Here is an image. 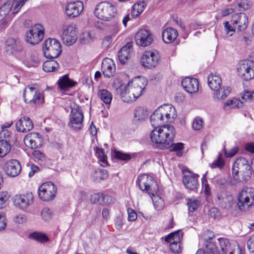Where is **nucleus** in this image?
<instances>
[{
  "instance_id": "c03bdc74",
  "label": "nucleus",
  "mask_w": 254,
  "mask_h": 254,
  "mask_svg": "<svg viewBox=\"0 0 254 254\" xmlns=\"http://www.w3.org/2000/svg\"><path fill=\"white\" fill-rule=\"evenodd\" d=\"M187 200V205L190 212H194L200 205V202L194 197L188 198Z\"/></svg>"
},
{
  "instance_id": "338daca9",
  "label": "nucleus",
  "mask_w": 254,
  "mask_h": 254,
  "mask_svg": "<svg viewBox=\"0 0 254 254\" xmlns=\"http://www.w3.org/2000/svg\"><path fill=\"white\" fill-rule=\"evenodd\" d=\"M39 170V168L34 165H32L30 167V171L29 172L28 176L29 177H32L35 173L37 172Z\"/></svg>"
},
{
  "instance_id": "6ab92c4d",
  "label": "nucleus",
  "mask_w": 254,
  "mask_h": 254,
  "mask_svg": "<svg viewBox=\"0 0 254 254\" xmlns=\"http://www.w3.org/2000/svg\"><path fill=\"white\" fill-rule=\"evenodd\" d=\"M25 144L31 148L40 147L43 143L42 135L37 132H30L26 134L24 138Z\"/></svg>"
},
{
  "instance_id": "864d4df0",
  "label": "nucleus",
  "mask_w": 254,
  "mask_h": 254,
  "mask_svg": "<svg viewBox=\"0 0 254 254\" xmlns=\"http://www.w3.org/2000/svg\"><path fill=\"white\" fill-rule=\"evenodd\" d=\"M250 7V3L249 0H241L238 3V9L240 11L245 10Z\"/></svg>"
},
{
  "instance_id": "680f3d73",
  "label": "nucleus",
  "mask_w": 254,
  "mask_h": 254,
  "mask_svg": "<svg viewBox=\"0 0 254 254\" xmlns=\"http://www.w3.org/2000/svg\"><path fill=\"white\" fill-rule=\"evenodd\" d=\"M32 154L35 159L39 160H43L45 158L44 154L39 150H35L33 151Z\"/></svg>"
},
{
  "instance_id": "4c0bfd02",
  "label": "nucleus",
  "mask_w": 254,
  "mask_h": 254,
  "mask_svg": "<svg viewBox=\"0 0 254 254\" xmlns=\"http://www.w3.org/2000/svg\"><path fill=\"white\" fill-rule=\"evenodd\" d=\"M95 155L99 159V162L101 166L106 167L108 165L107 156L105 155L102 148L96 147L94 148Z\"/></svg>"
},
{
  "instance_id": "bf43d9fd",
  "label": "nucleus",
  "mask_w": 254,
  "mask_h": 254,
  "mask_svg": "<svg viewBox=\"0 0 254 254\" xmlns=\"http://www.w3.org/2000/svg\"><path fill=\"white\" fill-rule=\"evenodd\" d=\"M128 220L129 221H135L137 218V214L134 210L131 208L127 209Z\"/></svg>"
},
{
  "instance_id": "2eb2a0df",
  "label": "nucleus",
  "mask_w": 254,
  "mask_h": 254,
  "mask_svg": "<svg viewBox=\"0 0 254 254\" xmlns=\"http://www.w3.org/2000/svg\"><path fill=\"white\" fill-rule=\"evenodd\" d=\"M57 189L52 182L42 184L39 188L38 195L43 201H50L54 198L57 193Z\"/></svg>"
},
{
  "instance_id": "f03ea898",
  "label": "nucleus",
  "mask_w": 254,
  "mask_h": 254,
  "mask_svg": "<svg viewBox=\"0 0 254 254\" xmlns=\"http://www.w3.org/2000/svg\"><path fill=\"white\" fill-rule=\"evenodd\" d=\"M140 189L146 192L151 196L154 207L158 210L162 207L163 200L155 193L158 191L157 182L153 178L148 175L143 174L139 176L136 180Z\"/></svg>"
},
{
  "instance_id": "49530a36",
  "label": "nucleus",
  "mask_w": 254,
  "mask_h": 254,
  "mask_svg": "<svg viewBox=\"0 0 254 254\" xmlns=\"http://www.w3.org/2000/svg\"><path fill=\"white\" fill-rule=\"evenodd\" d=\"M10 195L7 191L0 192V209L5 207L8 204Z\"/></svg>"
},
{
  "instance_id": "ddd939ff",
  "label": "nucleus",
  "mask_w": 254,
  "mask_h": 254,
  "mask_svg": "<svg viewBox=\"0 0 254 254\" xmlns=\"http://www.w3.org/2000/svg\"><path fill=\"white\" fill-rule=\"evenodd\" d=\"M24 101L27 103L42 104L44 102V97L42 93L36 87V85H28L23 91Z\"/></svg>"
},
{
  "instance_id": "c756f323",
  "label": "nucleus",
  "mask_w": 254,
  "mask_h": 254,
  "mask_svg": "<svg viewBox=\"0 0 254 254\" xmlns=\"http://www.w3.org/2000/svg\"><path fill=\"white\" fill-rule=\"evenodd\" d=\"M32 120L28 117H21L16 123V129L19 132H25L33 128Z\"/></svg>"
},
{
  "instance_id": "1a4fd4ad",
  "label": "nucleus",
  "mask_w": 254,
  "mask_h": 254,
  "mask_svg": "<svg viewBox=\"0 0 254 254\" xmlns=\"http://www.w3.org/2000/svg\"><path fill=\"white\" fill-rule=\"evenodd\" d=\"M117 8L112 3L103 1L97 4L94 9L95 15L99 19L108 21L113 18Z\"/></svg>"
},
{
  "instance_id": "4468645a",
  "label": "nucleus",
  "mask_w": 254,
  "mask_h": 254,
  "mask_svg": "<svg viewBox=\"0 0 254 254\" xmlns=\"http://www.w3.org/2000/svg\"><path fill=\"white\" fill-rule=\"evenodd\" d=\"M44 28L40 24H36L31 27L25 35V41L31 45L38 44L43 38Z\"/></svg>"
},
{
  "instance_id": "9b49d317",
  "label": "nucleus",
  "mask_w": 254,
  "mask_h": 254,
  "mask_svg": "<svg viewBox=\"0 0 254 254\" xmlns=\"http://www.w3.org/2000/svg\"><path fill=\"white\" fill-rule=\"evenodd\" d=\"M71 112L69 116L68 127L73 130H78L83 127V114L79 107L74 103L70 105Z\"/></svg>"
},
{
  "instance_id": "0eeeda50",
  "label": "nucleus",
  "mask_w": 254,
  "mask_h": 254,
  "mask_svg": "<svg viewBox=\"0 0 254 254\" xmlns=\"http://www.w3.org/2000/svg\"><path fill=\"white\" fill-rule=\"evenodd\" d=\"M231 22L233 27L229 25L228 21L224 23V29L228 36H232L235 30L244 31L248 26V17L246 13L243 12L234 14L232 16Z\"/></svg>"
},
{
  "instance_id": "b1692460",
  "label": "nucleus",
  "mask_w": 254,
  "mask_h": 254,
  "mask_svg": "<svg viewBox=\"0 0 254 254\" xmlns=\"http://www.w3.org/2000/svg\"><path fill=\"white\" fill-rule=\"evenodd\" d=\"M21 167L18 161L12 159L6 162L5 164V172L6 175L11 177L17 176L20 173Z\"/></svg>"
},
{
  "instance_id": "dca6fc26",
  "label": "nucleus",
  "mask_w": 254,
  "mask_h": 254,
  "mask_svg": "<svg viewBox=\"0 0 254 254\" xmlns=\"http://www.w3.org/2000/svg\"><path fill=\"white\" fill-rule=\"evenodd\" d=\"M183 233L181 230H177L168 235L165 241L170 243V250L174 253H179L182 251L181 242L183 239Z\"/></svg>"
},
{
  "instance_id": "052dcab7",
  "label": "nucleus",
  "mask_w": 254,
  "mask_h": 254,
  "mask_svg": "<svg viewBox=\"0 0 254 254\" xmlns=\"http://www.w3.org/2000/svg\"><path fill=\"white\" fill-rule=\"evenodd\" d=\"M6 226V217L4 213L0 212V230L5 229Z\"/></svg>"
},
{
  "instance_id": "603ef678",
  "label": "nucleus",
  "mask_w": 254,
  "mask_h": 254,
  "mask_svg": "<svg viewBox=\"0 0 254 254\" xmlns=\"http://www.w3.org/2000/svg\"><path fill=\"white\" fill-rule=\"evenodd\" d=\"M224 165V161L222 157L221 154H220L218 159L213 161L210 165L212 168H216L218 167L221 168Z\"/></svg>"
},
{
  "instance_id": "72a5a7b5",
  "label": "nucleus",
  "mask_w": 254,
  "mask_h": 254,
  "mask_svg": "<svg viewBox=\"0 0 254 254\" xmlns=\"http://www.w3.org/2000/svg\"><path fill=\"white\" fill-rule=\"evenodd\" d=\"M231 91V89L229 86H220V88L214 90L213 97L218 100H223L228 97Z\"/></svg>"
},
{
  "instance_id": "37998d69",
  "label": "nucleus",
  "mask_w": 254,
  "mask_h": 254,
  "mask_svg": "<svg viewBox=\"0 0 254 254\" xmlns=\"http://www.w3.org/2000/svg\"><path fill=\"white\" fill-rule=\"evenodd\" d=\"M112 86L123 99V94H125L124 91L126 89V85L122 84L119 79H115L112 83Z\"/></svg>"
},
{
  "instance_id": "f3484780",
  "label": "nucleus",
  "mask_w": 254,
  "mask_h": 254,
  "mask_svg": "<svg viewBox=\"0 0 254 254\" xmlns=\"http://www.w3.org/2000/svg\"><path fill=\"white\" fill-rule=\"evenodd\" d=\"M78 33L76 28L73 25L65 26L61 36L63 43L66 46H71L77 40Z\"/></svg>"
},
{
  "instance_id": "774afa93",
  "label": "nucleus",
  "mask_w": 254,
  "mask_h": 254,
  "mask_svg": "<svg viewBox=\"0 0 254 254\" xmlns=\"http://www.w3.org/2000/svg\"><path fill=\"white\" fill-rule=\"evenodd\" d=\"M245 149L248 152L254 153V142L248 143L245 146Z\"/></svg>"
},
{
  "instance_id": "69168bd1",
  "label": "nucleus",
  "mask_w": 254,
  "mask_h": 254,
  "mask_svg": "<svg viewBox=\"0 0 254 254\" xmlns=\"http://www.w3.org/2000/svg\"><path fill=\"white\" fill-rule=\"evenodd\" d=\"M26 220V218L25 215L22 214H19L16 216L14 218V221L18 224H22Z\"/></svg>"
},
{
  "instance_id": "a19ab883",
  "label": "nucleus",
  "mask_w": 254,
  "mask_h": 254,
  "mask_svg": "<svg viewBox=\"0 0 254 254\" xmlns=\"http://www.w3.org/2000/svg\"><path fill=\"white\" fill-rule=\"evenodd\" d=\"M11 150V145L6 140H0V158H2L7 155Z\"/></svg>"
},
{
  "instance_id": "ea45409f",
  "label": "nucleus",
  "mask_w": 254,
  "mask_h": 254,
  "mask_svg": "<svg viewBox=\"0 0 254 254\" xmlns=\"http://www.w3.org/2000/svg\"><path fill=\"white\" fill-rule=\"evenodd\" d=\"M59 67V64L55 60L45 62L43 64V69L46 72H53Z\"/></svg>"
},
{
  "instance_id": "7c9ffc66",
  "label": "nucleus",
  "mask_w": 254,
  "mask_h": 254,
  "mask_svg": "<svg viewBox=\"0 0 254 254\" xmlns=\"http://www.w3.org/2000/svg\"><path fill=\"white\" fill-rule=\"evenodd\" d=\"M58 84L61 90L66 91L74 87L77 84V82L70 79L68 74H65L59 79Z\"/></svg>"
},
{
  "instance_id": "f257e3e1",
  "label": "nucleus",
  "mask_w": 254,
  "mask_h": 254,
  "mask_svg": "<svg viewBox=\"0 0 254 254\" xmlns=\"http://www.w3.org/2000/svg\"><path fill=\"white\" fill-rule=\"evenodd\" d=\"M175 134V129L173 126L164 125L154 128L150 133V138L153 146L165 149L171 146Z\"/></svg>"
},
{
  "instance_id": "f704fd0d",
  "label": "nucleus",
  "mask_w": 254,
  "mask_h": 254,
  "mask_svg": "<svg viewBox=\"0 0 254 254\" xmlns=\"http://www.w3.org/2000/svg\"><path fill=\"white\" fill-rule=\"evenodd\" d=\"M108 177V172L102 169L95 170L91 175V179L95 182H100L106 180Z\"/></svg>"
},
{
  "instance_id": "79ce46f5",
  "label": "nucleus",
  "mask_w": 254,
  "mask_h": 254,
  "mask_svg": "<svg viewBox=\"0 0 254 254\" xmlns=\"http://www.w3.org/2000/svg\"><path fill=\"white\" fill-rule=\"evenodd\" d=\"M14 0H7L0 7V13L6 16L10 11L12 12Z\"/></svg>"
},
{
  "instance_id": "8fccbe9b",
  "label": "nucleus",
  "mask_w": 254,
  "mask_h": 254,
  "mask_svg": "<svg viewBox=\"0 0 254 254\" xmlns=\"http://www.w3.org/2000/svg\"><path fill=\"white\" fill-rule=\"evenodd\" d=\"M27 1V0H14L12 14H15L17 13Z\"/></svg>"
},
{
  "instance_id": "6e6d98bb",
  "label": "nucleus",
  "mask_w": 254,
  "mask_h": 254,
  "mask_svg": "<svg viewBox=\"0 0 254 254\" xmlns=\"http://www.w3.org/2000/svg\"><path fill=\"white\" fill-rule=\"evenodd\" d=\"M242 98L243 100L246 101L254 100V91L245 90Z\"/></svg>"
},
{
  "instance_id": "c9c22d12",
  "label": "nucleus",
  "mask_w": 254,
  "mask_h": 254,
  "mask_svg": "<svg viewBox=\"0 0 254 254\" xmlns=\"http://www.w3.org/2000/svg\"><path fill=\"white\" fill-rule=\"evenodd\" d=\"M98 95L101 100L106 105H110L112 100L111 93L106 89H100L98 92Z\"/></svg>"
},
{
  "instance_id": "e2e57ef3",
  "label": "nucleus",
  "mask_w": 254,
  "mask_h": 254,
  "mask_svg": "<svg viewBox=\"0 0 254 254\" xmlns=\"http://www.w3.org/2000/svg\"><path fill=\"white\" fill-rule=\"evenodd\" d=\"M209 215L213 218H218L220 216V212L216 208H211L209 211Z\"/></svg>"
},
{
  "instance_id": "4d7b16f0",
  "label": "nucleus",
  "mask_w": 254,
  "mask_h": 254,
  "mask_svg": "<svg viewBox=\"0 0 254 254\" xmlns=\"http://www.w3.org/2000/svg\"><path fill=\"white\" fill-rule=\"evenodd\" d=\"M203 121L200 118H196L194 119L192 123V127L195 130H199L202 126Z\"/></svg>"
},
{
  "instance_id": "5701e85b",
  "label": "nucleus",
  "mask_w": 254,
  "mask_h": 254,
  "mask_svg": "<svg viewBox=\"0 0 254 254\" xmlns=\"http://www.w3.org/2000/svg\"><path fill=\"white\" fill-rule=\"evenodd\" d=\"M83 9L82 2L77 1L68 2L65 7V11L68 17H75L78 16Z\"/></svg>"
},
{
  "instance_id": "39448f33",
  "label": "nucleus",
  "mask_w": 254,
  "mask_h": 254,
  "mask_svg": "<svg viewBox=\"0 0 254 254\" xmlns=\"http://www.w3.org/2000/svg\"><path fill=\"white\" fill-rule=\"evenodd\" d=\"M220 251H218L214 244L209 243L206 245L207 254H241L239 244L235 241H231L227 238L218 239Z\"/></svg>"
},
{
  "instance_id": "423d86ee",
  "label": "nucleus",
  "mask_w": 254,
  "mask_h": 254,
  "mask_svg": "<svg viewBox=\"0 0 254 254\" xmlns=\"http://www.w3.org/2000/svg\"><path fill=\"white\" fill-rule=\"evenodd\" d=\"M232 171L233 178L238 182H247L252 174L250 163L244 157L236 159Z\"/></svg>"
},
{
  "instance_id": "473e14b6",
  "label": "nucleus",
  "mask_w": 254,
  "mask_h": 254,
  "mask_svg": "<svg viewBox=\"0 0 254 254\" xmlns=\"http://www.w3.org/2000/svg\"><path fill=\"white\" fill-rule=\"evenodd\" d=\"M207 80L209 87L213 91L221 86L222 80L218 74L211 73L208 76Z\"/></svg>"
},
{
  "instance_id": "0e129e2a",
  "label": "nucleus",
  "mask_w": 254,
  "mask_h": 254,
  "mask_svg": "<svg viewBox=\"0 0 254 254\" xmlns=\"http://www.w3.org/2000/svg\"><path fill=\"white\" fill-rule=\"evenodd\" d=\"M247 246L250 252L254 253V235L248 240Z\"/></svg>"
},
{
  "instance_id": "bb28decb",
  "label": "nucleus",
  "mask_w": 254,
  "mask_h": 254,
  "mask_svg": "<svg viewBox=\"0 0 254 254\" xmlns=\"http://www.w3.org/2000/svg\"><path fill=\"white\" fill-rule=\"evenodd\" d=\"M198 177L199 176L197 174L189 172L188 174L184 175L183 182L186 188L191 190H195L199 186Z\"/></svg>"
},
{
  "instance_id": "f8f14e48",
  "label": "nucleus",
  "mask_w": 254,
  "mask_h": 254,
  "mask_svg": "<svg viewBox=\"0 0 254 254\" xmlns=\"http://www.w3.org/2000/svg\"><path fill=\"white\" fill-rule=\"evenodd\" d=\"M237 71L243 80L252 79L254 78V62L249 60L241 61L237 66Z\"/></svg>"
},
{
  "instance_id": "7ed1b4c3",
  "label": "nucleus",
  "mask_w": 254,
  "mask_h": 254,
  "mask_svg": "<svg viewBox=\"0 0 254 254\" xmlns=\"http://www.w3.org/2000/svg\"><path fill=\"white\" fill-rule=\"evenodd\" d=\"M175 109L170 105H164L158 108L150 118L151 126L155 128L163 124L171 122L175 116Z\"/></svg>"
},
{
  "instance_id": "393cba45",
  "label": "nucleus",
  "mask_w": 254,
  "mask_h": 254,
  "mask_svg": "<svg viewBox=\"0 0 254 254\" xmlns=\"http://www.w3.org/2000/svg\"><path fill=\"white\" fill-rule=\"evenodd\" d=\"M6 51L13 55H17L23 51L22 43L19 39L8 38L6 41Z\"/></svg>"
},
{
  "instance_id": "13d9d810",
  "label": "nucleus",
  "mask_w": 254,
  "mask_h": 254,
  "mask_svg": "<svg viewBox=\"0 0 254 254\" xmlns=\"http://www.w3.org/2000/svg\"><path fill=\"white\" fill-rule=\"evenodd\" d=\"M238 151V147L235 146L229 151H227L226 149H224V154L226 157L229 158L234 156Z\"/></svg>"
},
{
  "instance_id": "5fc2aeb1",
  "label": "nucleus",
  "mask_w": 254,
  "mask_h": 254,
  "mask_svg": "<svg viewBox=\"0 0 254 254\" xmlns=\"http://www.w3.org/2000/svg\"><path fill=\"white\" fill-rule=\"evenodd\" d=\"M41 216L45 221H48L51 218L52 214L49 208L45 207L42 210Z\"/></svg>"
},
{
  "instance_id": "e433bc0d",
  "label": "nucleus",
  "mask_w": 254,
  "mask_h": 254,
  "mask_svg": "<svg viewBox=\"0 0 254 254\" xmlns=\"http://www.w3.org/2000/svg\"><path fill=\"white\" fill-rule=\"evenodd\" d=\"M146 6V3L144 1H139L134 4L131 11L132 16L133 17L139 16L143 12Z\"/></svg>"
},
{
  "instance_id": "09e8293b",
  "label": "nucleus",
  "mask_w": 254,
  "mask_h": 254,
  "mask_svg": "<svg viewBox=\"0 0 254 254\" xmlns=\"http://www.w3.org/2000/svg\"><path fill=\"white\" fill-rule=\"evenodd\" d=\"M31 238L41 243L47 242L49 240L48 237L41 233L34 232L30 235Z\"/></svg>"
},
{
  "instance_id": "aec40b11",
  "label": "nucleus",
  "mask_w": 254,
  "mask_h": 254,
  "mask_svg": "<svg viewBox=\"0 0 254 254\" xmlns=\"http://www.w3.org/2000/svg\"><path fill=\"white\" fill-rule=\"evenodd\" d=\"M135 40L137 45L145 47L152 42L153 35L148 30L141 29L135 35Z\"/></svg>"
},
{
  "instance_id": "58836bf2",
  "label": "nucleus",
  "mask_w": 254,
  "mask_h": 254,
  "mask_svg": "<svg viewBox=\"0 0 254 254\" xmlns=\"http://www.w3.org/2000/svg\"><path fill=\"white\" fill-rule=\"evenodd\" d=\"M147 116V111L143 107H137L134 110L133 121L134 122L143 121L146 119Z\"/></svg>"
},
{
  "instance_id": "2f4dec72",
  "label": "nucleus",
  "mask_w": 254,
  "mask_h": 254,
  "mask_svg": "<svg viewBox=\"0 0 254 254\" xmlns=\"http://www.w3.org/2000/svg\"><path fill=\"white\" fill-rule=\"evenodd\" d=\"M178 35L177 30L172 27L166 28L162 34V39L166 43H172L176 39Z\"/></svg>"
},
{
  "instance_id": "20e7f679",
  "label": "nucleus",
  "mask_w": 254,
  "mask_h": 254,
  "mask_svg": "<svg viewBox=\"0 0 254 254\" xmlns=\"http://www.w3.org/2000/svg\"><path fill=\"white\" fill-rule=\"evenodd\" d=\"M147 85V80L143 77H136L126 85L123 101L128 103L134 101L141 95Z\"/></svg>"
},
{
  "instance_id": "6e6552de",
  "label": "nucleus",
  "mask_w": 254,
  "mask_h": 254,
  "mask_svg": "<svg viewBox=\"0 0 254 254\" xmlns=\"http://www.w3.org/2000/svg\"><path fill=\"white\" fill-rule=\"evenodd\" d=\"M238 206L243 212H248L254 207V188H245L238 194Z\"/></svg>"
},
{
  "instance_id": "de8ad7c7",
  "label": "nucleus",
  "mask_w": 254,
  "mask_h": 254,
  "mask_svg": "<svg viewBox=\"0 0 254 254\" xmlns=\"http://www.w3.org/2000/svg\"><path fill=\"white\" fill-rule=\"evenodd\" d=\"M110 198V196L104 195L102 193H95L91 196V201L94 203H101L103 200H108Z\"/></svg>"
},
{
  "instance_id": "a211bd4d",
  "label": "nucleus",
  "mask_w": 254,
  "mask_h": 254,
  "mask_svg": "<svg viewBox=\"0 0 254 254\" xmlns=\"http://www.w3.org/2000/svg\"><path fill=\"white\" fill-rule=\"evenodd\" d=\"M159 57L156 51L145 52L141 58L142 65L148 68L156 67L159 62Z\"/></svg>"
},
{
  "instance_id": "3c124183",
  "label": "nucleus",
  "mask_w": 254,
  "mask_h": 254,
  "mask_svg": "<svg viewBox=\"0 0 254 254\" xmlns=\"http://www.w3.org/2000/svg\"><path fill=\"white\" fill-rule=\"evenodd\" d=\"M184 144L183 143L179 142L177 143H173L172 142V144L170 147H171L170 150L177 152V155L180 156L181 155V153H180V152L184 149Z\"/></svg>"
},
{
  "instance_id": "4be33fe9",
  "label": "nucleus",
  "mask_w": 254,
  "mask_h": 254,
  "mask_svg": "<svg viewBox=\"0 0 254 254\" xmlns=\"http://www.w3.org/2000/svg\"><path fill=\"white\" fill-rule=\"evenodd\" d=\"M216 202L221 208L229 209L232 207L235 200L232 195L226 192L222 191L217 194Z\"/></svg>"
},
{
  "instance_id": "a18cd8bd",
  "label": "nucleus",
  "mask_w": 254,
  "mask_h": 254,
  "mask_svg": "<svg viewBox=\"0 0 254 254\" xmlns=\"http://www.w3.org/2000/svg\"><path fill=\"white\" fill-rule=\"evenodd\" d=\"M114 157L119 160L127 162L132 158L130 154L125 153L121 151H116L114 152Z\"/></svg>"
},
{
  "instance_id": "c85d7f7f",
  "label": "nucleus",
  "mask_w": 254,
  "mask_h": 254,
  "mask_svg": "<svg viewBox=\"0 0 254 254\" xmlns=\"http://www.w3.org/2000/svg\"><path fill=\"white\" fill-rule=\"evenodd\" d=\"M132 42H128L119 51L118 56L119 60L122 64H125L131 57L133 51Z\"/></svg>"
},
{
  "instance_id": "a878e982",
  "label": "nucleus",
  "mask_w": 254,
  "mask_h": 254,
  "mask_svg": "<svg viewBox=\"0 0 254 254\" xmlns=\"http://www.w3.org/2000/svg\"><path fill=\"white\" fill-rule=\"evenodd\" d=\"M102 72L105 77L110 78L114 75L116 66L113 60L109 58H105L101 64Z\"/></svg>"
},
{
  "instance_id": "412c9836",
  "label": "nucleus",
  "mask_w": 254,
  "mask_h": 254,
  "mask_svg": "<svg viewBox=\"0 0 254 254\" xmlns=\"http://www.w3.org/2000/svg\"><path fill=\"white\" fill-rule=\"evenodd\" d=\"M33 198L32 193H27L26 195H16L13 198V202L16 207L24 209L32 202Z\"/></svg>"
},
{
  "instance_id": "cd10ccee",
  "label": "nucleus",
  "mask_w": 254,
  "mask_h": 254,
  "mask_svg": "<svg viewBox=\"0 0 254 254\" xmlns=\"http://www.w3.org/2000/svg\"><path fill=\"white\" fill-rule=\"evenodd\" d=\"M197 79L187 77L182 81V85L185 90L189 93L192 94L198 91L199 85Z\"/></svg>"
},
{
  "instance_id": "9d476101",
  "label": "nucleus",
  "mask_w": 254,
  "mask_h": 254,
  "mask_svg": "<svg viewBox=\"0 0 254 254\" xmlns=\"http://www.w3.org/2000/svg\"><path fill=\"white\" fill-rule=\"evenodd\" d=\"M43 50L45 57L49 59L57 58L62 53L61 43L56 39L49 38L43 43Z\"/></svg>"
}]
</instances>
